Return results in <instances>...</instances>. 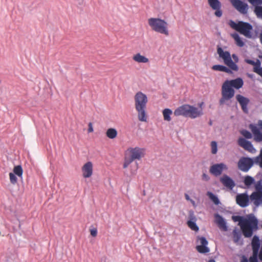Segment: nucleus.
<instances>
[{"instance_id": "f257e3e1", "label": "nucleus", "mask_w": 262, "mask_h": 262, "mask_svg": "<svg viewBox=\"0 0 262 262\" xmlns=\"http://www.w3.org/2000/svg\"><path fill=\"white\" fill-rule=\"evenodd\" d=\"M242 226L243 228H241V229L243 235L245 237L250 238L258 229V220L254 214H247Z\"/></svg>"}, {"instance_id": "f03ea898", "label": "nucleus", "mask_w": 262, "mask_h": 262, "mask_svg": "<svg viewBox=\"0 0 262 262\" xmlns=\"http://www.w3.org/2000/svg\"><path fill=\"white\" fill-rule=\"evenodd\" d=\"M135 102L139 120L142 122H146L147 121L146 108L148 102L147 96L141 92H138L135 96Z\"/></svg>"}, {"instance_id": "7ed1b4c3", "label": "nucleus", "mask_w": 262, "mask_h": 262, "mask_svg": "<svg viewBox=\"0 0 262 262\" xmlns=\"http://www.w3.org/2000/svg\"><path fill=\"white\" fill-rule=\"evenodd\" d=\"M203 114L202 109H199L193 105L186 104L180 106L174 111V115L176 116H182L191 119H195L202 116Z\"/></svg>"}, {"instance_id": "20e7f679", "label": "nucleus", "mask_w": 262, "mask_h": 262, "mask_svg": "<svg viewBox=\"0 0 262 262\" xmlns=\"http://www.w3.org/2000/svg\"><path fill=\"white\" fill-rule=\"evenodd\" d=\"M254 164L258 165L262 168V148L260 149L259 155L255 158L241 157L237 163V166L241 171L247 172Z\"/></svg>"}, {"instance_id": "39448f33", "label": "nucleus", "mask_w": 262, "mask_h": 262, "mask_svg": "<svg viewBox=\"0 0 262 262\" xmlns=\"http://www.w3.org/2000/svg\"><path fill=\"white\" fill-rule=\"evenodd\" d=\"M229 25L232 29L244 35L245 37L248 38L254 37L252 33L253 27L250 23L242 20H239L237 23H235L233 20H230Z\"/></svg>"}, {"instance_id": "423d86ee", "label": "nucleus", "mask_w": 262, "mask_h": 262, "mask_svg": "<svg viewBox=\"0 0 262 262\" xmlns=\"http://www.w3.org/2000/svg\"><path fill=\"white\" fill-rule=\"evenodd\" d=\"M148 24L155 31L168 35V24L165 20L159 18H150L148 19Z\"/></svg>"}, {"instance_id": "0eeeda50", "label": "nucleus", "mask_w": 262, "mask_h": 262, "mask_svg": "<svg viewBox=\"0 0 262 262\" xmlns=\"http://www.w3.org/2000/svg\"><path fill=\"white\" fill-rule=\"evenodd\" d=\"M243 79L241 77H238L234 79L225 80L222 86L231 93L232 96H234L235 93L234 89L239 90L243 87Z\"/></svg>"}, {"instance_id": "6e6552de", "label": "nucleus", "mask_w": 262, "mask_h": 262, "mask_svg": "<svg viewBox=\"0 0 262 262\" xmlns=\"http://www.w3.org/2000/svg\"><path fill=\"white\" fill-rule=\"evenodd\" d=\"M217 53L219 55V57L223 59L225 64L232 69L234 71H237L238 70V67L237 64L232 60L229 51H224L222 47L217 46Z\"/></svg>"}, {"instance_id": "1a4fd4ad", "label": "nucleus", "mask_w": 262, "mask_h": 262, "mask_svg": "<svg viewBox=\"0 0 262 262\" xmlns=\"http://www.w3.org/2000/svg\"><path fill=\"white\" fill-rule=\"evenodd\" d=\"M255 191L251 194V201L256 207L262 204V179L254 184Z\"/></svg>"}, {"instance_id": "9d476101", "label": "nucleus", "mask_w": 262, "mask_h": 262, "mask_svg": "<svg viewBox=\"0 0 262 262\" xmlns=\"http://www.w3.org/2000/svg\"><path fill=\"white\" fill-rule=\"evenodd\" d=\"M249 128L253 135L255 141L257 142H262V120H259L257 125L250 124Z\"/></svg>"}, {"instance_id": "9b49d317", "label": "nucleus", "mask_w": 262, "mask_h": 262, "mask_svg": "<svg viewBox=\"0 0 262 262\" xmlns=\"http://www.w3.org/2000/svg\"><path fill=\"white\" fill-rule=\"evenodd\" d=\"M233 7L241 14L247 15L249 6L248 4L242 0H230Z\"/></svg>"}, {"instance_id": "f8f14e48", "label": "nucleus", "mask_w": 262, "mask_h": 262, "mask_svg": "<svg viewBox=\"0 0 262 262\" xmlns=\"http://www.w3.org/2000/svg\"><path fill=\"white\" fill-rule=\"evenodd\" d=\"M250 201H251V195H249L247 191L238 193L236 196V203L242 208H245L249 206Z\"/></svg>"}, {"instance_id": "ddd939ff", "label": "nucleus", "mask_w": 262, "mask_h": 262, "mask_svg": "<svg viewBox=\"0 0 262 262\" xmlns=\"http://www.w3.org/2000/svg\"><path fill=\"white\" fill-rule=\"evenodd\" d=\"M200 241L201 245L196 246V249L198 252L201 254H206L210 252V248L207 246L208 242L207 238L203 236H197V241Z\"/></svg>"}, {"instance_id": "4468645a", "label": "nucleus", "mask_w": 262, "mask_h": 262, "mask_svg": "<svg viewBox=\"0 0 262 262\" xmlns=\"http://www.w3.org/2000/svg\"><path fill=\"white\" fill-rule=\"evenodd\" d=\"M208 3L211 9L215 11L214 15L217 17H221L223 15L221 2L219 0H208Z\"/></svg>"}, {"instance_id": "2eb2a0df", "label": "nucleus", "mask_w": 262, "mask_h": 262, "mask_svg": "<svg viewBox=\"0 0 262 262\" xmlns=\"http://www.w3.org/2000/svg\"><path fill=\"white\" fill-rule=\"evenodd\" d=\"M238 145L243 147L246 150L251 152L254 153L256 151L255 148L254 147L251 142L246 140L243 137H239L237 140Z\"/></svg>"}, {"instance_id": "dca6fc26", "label": "nucleus", "mask_w": 262, "mask_h": 262, "mask_svg": "<svg viewBox=\"0 0 262 262\" xmlns=\"http://www.w3.org/2000/svg\"><path fill=\"white\" fill-rule=\"evenodd\" d=\"M215 223L219 228L224 231H227L228 230V226L226 219L218 213L214 214Z\"/></svg>"}, {"instance_id": "f3484780", "label": "nucleus", "mask_w": 262, "mask_h": 262, "mask_svg": "<svg viewBox=\"0 0 262 262\" xmlns=\"http://www.w3.org/2000/svg\"><path fill=\"white\" fill-rule=\"evenodd\" d=\"M196 217L192 210L189 211V220L187 221V225L188 227L195 232L199 231V227L196 224Z\"/></svg>"}, {"instance_id": "a211bd4d", "label": "nucleus", "mask_w": 262, "mask_h": 262, "mask_svg": "<svg viewBox=\"0 0 262 262\" xmlns=\"http://www.w3.org/2000/svg\"><path fill=\"white\" fill-rule=\"evenodd\" d=\"M227 169V165L223 163L214 164L210 167V172L215 176H218L222 174L224 170Z\"/></svg>"}, {"instance_id": "6ab92c4d", "label": "nucleus", "mask_w": 262, "mask_h": 262, "mask_svg": "<svg viewBox=\"0 0 262 262\" xmlns=\"http://www.w3.org/2000/svg\"><path fill=\"white\" fill-rule=\"evenodd\" d=\"M220 182L226 188L232 190L235 187V181L228 175L224 174L220 179Z\"/></svg>"}, {"instance_id": "aec40b11", "label": "nucleus", "mask_w": 262, "mask_h": 262, "mask_svg": "<svg viewBox=\"0 0 262 262\" xmlns=\"http://www.w3.org/2000/svg\"><path fill=\"white\" fill-rule=\"evenodd\" d=\"M236 99L237 101L239 103L242 110L244 113L247 114L248 113V105L250 102V100L248 98L241 94L236 95Z\"/></svg>"}, {"instance_id": "412c9836", "label": "nucleus", "mask_w": 262, "mask_h": 262, "mask_svg": "<svg viewBox=\"0 0 262 262\" xmlns=\"http://www.w3.org/2000/svg\"><path fill=\"white\" fill-rule=\"evenodd\" d=\"M251 246L252 249V253L260 254V250L261 248V243L258 236L255 235L251 242Z\"/></svg>"}, {"instance_id": "4be33fe9", "label": "nucleus", "mask_w": 262, "mask_h": 262, "mask_svg": "<svg viewBox=\"0 0 262 262\" xmlns=\"http://www.w3.org/2000/svg\"><path fill=\"white\" fill-rule=\"evenodd\" d=\"M82 175L84 178H90L93 173V164L90 161L86 162L82 167Z\"/></svg>"}, {"instance_id": "5701e85b", "label": "nucleus", "mask_w": 262, "mask_h": 262, "mask_svg": "<svg viewBox=\"0 0 262 262\" xmlns=\"http://www.w3.org/2000/svg\"><path fill=\"white\" fill-rule=\"evenodd\" d=\"M144 149L138 147L130 148V152L131 153L130 158L134 161L136 159L140 160L143 154L142 151Z\"/></svg>"}, {"instance_id": "b1692460", "label": "nucleus", "mask_w": 262, "mask_h": 262, "mask_svg": "<svg viewBox=\"0 0 262 262\" xmlns=\"http://www.w3.org/2000/svg\"><path fill=\"white\" fill-rule=\"evenodd\" d=\"M233 97L234 96L222 86V97L219 100L220 104L223 105L226 100H229Z\"/></svg>"}, {"instance_id": "393cba45", "label": "nucleus", "mask_w": 262, "mask_h": 262, "mask_svg": "<svg viewBox=\"0 0 262 262\" xmlns=\"http://www.w3.org/2000/svg\"><path fill=\"white\" fill-rule=\"evenodd\" d=\"M212 69L214 71L224 72L228 74L233 73L232 69L222 64H215L212 67Z\"/></svg>"}, {"instance_id": "a878e982", "label": "nucleus", "mask_w": 262, "mask_h": 262, "mask_svg": "<svg viewBox=\"0 0 262 262\" xmlns=\"http://www.w3.org/2000/svg\"><path fill=\"white\" fill-rule=\"evenodd\" d=\"M244 183L246 186V188H249L252 185L255 183V179L251 176H246L244 179Z\"/></svg>"}, {"instance_id": "bb28decb", "label": "nucleus", "mask_w": 262, "mask_h": 262, "mask_svg": "<svg viewBox=\"0 0 262 262\" xmlns=\"http://www.w3.org/2000/svg\"><path fill=\"white\" fill-rule=\"evenodd\" d=\"M133 59L139 63H146L148 61V59L140 53H137L133 57Z\"/></svg>"}, {"instance_id": "cd10ccee", "label": "nucleus", "mask_w": 262, "mask_h": 262, "mask_svg": "<svg viewBox=\"0 0 262 262\" xmlns=\"http://www.w3.org/2000/svg\"><path fill=\"white\" fill-rule=\"evenodd\" d=\"M117 134V130L114 128H110L106 132V136L111 139H115Z\"/></svg>"}, {"instance_id": "c85d7f7f", "label": "nucleus", "mask_w": 262, "mask_h": 262, "mask_svg": "<svg viewBox=\"0 0 262 262\" xmlns=\"http://www.w3.org/2000/svg\"><path fill=\"white\" fill-rule=\"evenodd\" d=\"M164 119L165 121H170L171 120V115L172 114V111L171 109L166 108L162 111Z\"/></svg>"}, {"instance_id": "c756f323", "label": "nucleus", "mask_w": 262, "mask_h": 262, "mask_svg": "<svg viewBox=\"0 0 262 262\" xmlns=\"http://www.w3.org/2000/svg\"><path fill=\"white\" fill-rule=\"evenodd\" d=\"M262 4H257L253 7L254 8L253 11L256 14V16L259 18L262 19Z\"/></svg>"}, {"instance_id": "7c9ffc66", "label": "nucleus", "mask_w": 262, "mask_h": 262, "mask_svg": "<svg viewBox=\"0 0 262 262\" xmlns=\"http://www.w3.org/2000/svg\"><path fill=\"white\" fill-rule=\"evenodd\" d=\"M207 195L215 205H219L221 204V202L217 195L214 194L213 192L208 191L207 192Z\"/></svg>"}, {"instance_id": "2f4dec72", "label": "nucleus", "mask_w": 262, "mask_h": 262, "mask_svg": "<svg viewBox=\"0 0 262 262\" xmlns=\"http://www.w3.org/2000/svg\"><path fill=\"white\" fill-rule=\"evenodd\" d=\"M233 238L234 243H238L241 238L242 233L236 227L233 230Z\"/></svg>"}, {"instance_id": "473e14b6", "label": "nucleus", "mask_w": 262, "mask_h": 262, "mask_svg": "<svg viewBox=\"0 0 262 262\" xmlns=\"http://www.w3.org/2000/svg\"><path fill=\"white\" fill-rule=\"evenodd\" d=\"M232 37L234 39L236 45L238 47H243L244 46L245 42L243 40L242 38L240 37L238 34L235 33L232 34Z\"/></svg>"}, {"instance_id": "72a5a7b5", "label": "nucleus", "mask_w": 262, "mask_h": 262, "mask_svg": "<svg viewBox=\"0 0 262 262\" xmlns=\"http://www.w3.org/2000/svg\"><path fill=\"white\" fill-rule=\"evenodd\" d=\"M246 216H242V215H232V220L234 222H238V225L241 226V228H243V226H242V224L244 221L245 218Z\"/></svg>"}, {"instance_id": "f704fd0d", "label": "nucleus", "mask_w": 262, "mask_h": 262, "mask_svg": "<svg viewBox=\"0 0 262 262\" xmlns=\"http://www.w3.org/2000/svg\"><path fill=\"white\" fill-rule=\"evenodd\" d=\"M19 178L23 179V170L20 165L15 166L13 169V173Z\"/></svg>"}, {"instance_id": "c9c22d12", "label": "nucleus", "mask_w": 262, "mask_h": 262, "mask_svg": "<svg viewBox=\"0 0 262 262\" xmlns=\"http://www.w3.org/2000/svg\"><path fill=\"white\" fill-rule=\"evenodd\" d=\"M245 61L248 64L253 66V67L258 68L259 66H261V62L258 59H256V61L251 59H245Z\"/></svg>"}, {"instance_id": "e433bc0d", "label": "nucleus", "mask_w": 262, "mask_h": 262, "mask_svg": "<svg viewBox=\"0 0 262 262\" xmlns=\"http://www.w3.org/2000/svg\"><path fill=\"white\" fill-rule=\"evenodd\" d=\"M241 134L244 137V138H245L246 140L251 139L253 135L252 133H250L247 129H243L241 131Z\"/></svg>"}, {"instance_id": "4c0bfd02", "label": "nucleus", "mask_w": 262, "mask_h": 262, "mask_svg": "<svg viewBox=\"0 0 262 262\" xmlns=\"http://www.w3.org/2000/svg\"><path fill=\"white\" fill-rule=\"evenodd\" d=\"M260 261V254L252 253V255L250 256L249 262H259Z\"/></svg>"}, {"instance_id": "58836bf2", "label": "nucleus", "mask_w": 262, "mask_h": 262, "mask_svg": "<svg viewBox=\"0 0 262 262\" xmlns=\"http://www.w3.org/2000/svg\"><path fill=\"white\" fill-rule=\"evenodd\" d=\"M211 152L212 154H216L217 152V143L215 141L211 142Z\"/></svg>"}, {"instance_id": "ea45409f", "label": "nucleus", "mask_w": 262, "mask_h": 262, "mask_svg": "<svg viewBox=\"0 0 262 262\" xmlns=\"http://www.w3.org/2000/svg\"><path fill=\"white\" fill-rule=\"evenodd\" d=\"M9 177H10V182L12 184H16L17 181V178L16 177V175L13 173L12 172H10L9 173Z\"/></svg>"}, {"instance_id": "a19ab883", "label": "nucleus", "mask_w": 262, "mask_h": 262, "mask_svg": "<svg viewBox=\"0 0 262 262\" xmlns=\"http://www.w3.org/2000/svg\"><path fill=\"white\" fill-rule=\"evenodd\" d=\"M133 161V160L130 158H125L123 163V168H126Z\"/></svg>"}, {"instance_id": "79ce46f5", "label": "nucleus", "mask_w": 262, "mask_h": 262, "mask_svg": "<svg viewBox=\"0 0 262 262\" xmlns=\"http://www.w3.org/2000/svg\"><path fill=\"white\" fill-rule=\"evenodd\" d=\"M253 71L262 77V67L261 66H259L258 68L253 67Z\"/></svg>"}, {"instance_id": "37998d69", "label": "nucleus", "mask_w": 262, "mask_h": 262, "mask_svg": "<svg viewBox=\"0 0 262 262\" xmlns=\"http://www.w3.org/2000/svg\"><path fill=\"white\" fill-rule=\"evenodd\" d=\"M248 1L252 5V7L257 4H262V0H248Z\"/></svg>"}, {"instance_id": "c03bdc74", "label": "nucleus", "mask_w": 262, "mask_h": 262, "mask_svg": "<svg viewBox=\"0 0 262 262\" xmlns=\"http://www.w3.org/2000/svg\"><path fill=\"white\" fill-rule=\"evenodd\" d=\"M97 233L98 230L97 228H93L90 229V233L93 237H96L97 235Z\"/></svg>"}, {"instance_id": "a18cd8bd", "label": "nucleus", "mask_w": 262, "mask_h": 262, "mask_svg": "<svg viewBox=\"0 0 262 262\" xmlns=\"http://www.w3.org/2000/svg\"><path fill=\"white\" fill-rule=\"evenodd\" d=\"M202 179L206 181H208L210 180V177L207 174L203 173L202 174Z\"/></svg>"}, {"instance_id": "49530a36", "label": "nucleus", "mask_w": 262, "mask_h": 262, "mask_svg": "<svg viewBox=\"0 0 262 262\" xmlns=\"http://www.w3.org/2000/svg\"><path fill=\"white\" fill-rule=\"evenodd\" d=\"M232 57L233 58V60H234V61H233L234 62H235L236 63L238 62V60H239L238 57L235 54H233L231 56V58Z\"/></svg>"}, {"instance_id": "de8ad7c7", "label": "nucleus", "mask_w": 262, "mask_h": 262, "mask_svg": "<svg viewBox=\"0 0 262 262\" xmlns=\"http://www.w3.org/2000/svg\"><path fill=\"white\" fill-rule=\"evenodd\" d=\"M88 132L89 133H91V132H93L94 129H93V125H92V123L91 122H90L88 124Z\"/></svg>"}, {"instance_id": "09e8293b", "label": "nucleus", "mask_w": 262, "mask_h": 262, "mask_svg": "<svg viewBox=\"0 0 262 262\" xmlns=\"http://www.w3.org/2000/svg\"><path fill=\"white\" fill-rule=\"evenodd\" d=\"M241 262H249V259L245 256H243Z\"/></svg>"}, {"instance_id": "8fccbe9b", "label": "nucleus", "mask_w": 262, "mask_h": 262, "mask_svg": "<svg viewBox=\"0 0 262 262\" xmlns=\"http://www.w3.org/2000/svg\"><path fill=\"white\" fill-rule=\"evenodd\" d=\"M185 199L189 201V200H190V196H189V195L187 193H185Z\"/></svg>"}, {"instance_id": "3c124183", "label": "nucleus", "mask_w": 262, "mask_h": 262, "mask_svg": "<svg viewBox=\"0 0 262 262\" xmlns=\"http://www.w3.org/2000/svg\"><path fill=\"white\" fill-rule=\"evenodd\" d=\"M259 38L260 43L262 44V30L261 31L260 33H259Z\"/></svg>"}, {"instance_id": "603ef678", "label": "nucleus", "mask_w": 262, "mask_h": 262, "mask_svg": "<svg viewBox=\"0 0 262 262\" xmlns=\"http://www.w3.org/2000/svg\"><path fill=\"white\" fill-rule=\"evenodd\" d=\"M247 76L248 77L250 78H252L254 76V74H250V73H248L247 74Z\"/></svg>"}, {"instance_id": "864d4df0", "label": "nucleus", "mask_w": 262, "mask_h": 262, "mask_svg": "<svg viewBox=\"0 0 262 262\" xmlns=\"http://www.w3.org/2000/svg\"><path fill=\"white\" fill-rule=\"evenodd\" d=\"M254 32H255V37H256L257 36L258 34L259 33V30H257V29H255Z\"/></svg>"}, {"instance_id": "5fc2aeb1", "label": "nucleus", "mask_w": 262, "mask_h": 262, "mask_svg": "<svg viewBox=\"0 0 262 262\" xmlns=\"http://www.w3.org/2000/svg\"><path fill=\"white\" fill-rule=\"evenodd\" d=\"M208 262H216L214 259H210L208 260Z\"/></svg>"}, {"instance_id": "6e6d98bb", "label": "nucleus", "mask_w": 262, "mask_h": 262, "mask_svg": "<svg viewBox=\"0 0 262 262\" xmlns=\"http://www.w3.org/2000/svg\"><path fill=\"white\" fill-rule=\"evenodd\" d=\"M209 125H212V122H211V121H210L209 122Z\"/></svg>"}, {"instance_id": "4d7b16f0", "label": "nucleus", "mask_w": 262, "mask_h": 262, "mask_svg": "<svg viewBox=\"0 0 262 262\" xmlns=\"http://www.w3.org/2000/svg\"><path fill=\"white\" fill-rule=\"evenodd\" d=\"M203 102H202L200 104V106H201L202 105V104H203Z\"/></svg>"}]
</instances>
